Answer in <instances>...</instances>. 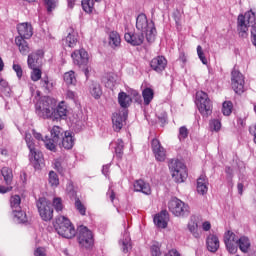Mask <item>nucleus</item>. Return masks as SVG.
I'll use <instances>...</instances> for the list:
<instances>
[{"instance_id": "obj_1", "label": "nucleus", "mask_w": 256, "mask_h": 256, "mask_svg": "<svg viewBox=\"0 0 256 256\" xmlns=\"http://www.w3.org/2000/svg\"><path fill=\"white\" fill-rule=\"evenodd\" d=\"M256 16L253 10L247 11L244 15L240 14L237 18V29L239 31L240 37H247V31L249 27H252V43L256 47Z\"/></svg>"}, {"instance_id": "obj_2", "label": "nucleus", "mask_w": 256, "mask_h": 256, "mask_svg": "<svg viewBox=\"0 0 256 256\" xmlns=\"http://www.w3.org/2000/svg\"><path fill=\"white\" fill-rule=\"evenodd\" d=\"M57 103L55 99L44 96L35 104V112L41 119H53Z\"/></svg>"}, {"instance_id": "obj_3", "label": "nucleus", "mask_w": 256, "mask_h": 256, "mask_svg": "<svg viewBox=\"0 0 256 256\" xmlns=\"http://www.w3.org/2000/svg\"><path fill=\"white\" fill-rule=\"evenodd\" d=\"M136 29L146 35V40L148 43H153L155 41V35L157 30L155 29V23L153 21L147 20L145 14H139L136 18Z\"/></svg>"}, {"instance_id": "obj_4", "label": "nucleus", "mask_w": 256, "mask_h": 256, "mask_svg": "<svg viewBox=\"0 0 256 256\" xmlns=\"http://www.w3.org/2000/svg\"><path fill=\"white\" fill-rule=\"evenodd\" d=\"M54 227L58 235L64 237L65 239H73V237L77 235L75 226H73L71 221L65 216H58L54 223Z\"/></svg>"}, {"instance_id": "obj_5", "label": "nucleus", "mask_w": 256, "mask_h": 256, "mask_svg": "<svg viewBox=\"0 0 256 256\" xmlns=\"http://www.w3.org/2000/svg\"><path fill=\"white\" fill-rule=\"evenodd\" d=\"M25 141L30 151V162L32 163L34 169H42L44 165L43 153L39 152L37 148H35V140H33V136H31V133L25 134Z\"/></svg>"}, {"instance_id": "obj_6", "label": "nucleus", "mask_w": 256, "mask_h": 256, "mask_svg": "<svg viewBox=\"0 0 256 256\" xmlns=\"http://www.w3.org/2000/svg\"><path fill=\"white\" fill-rule=\"evenodd\" d=\"M196 107L202 117H209L213 113V103L209 99V95L203 91L196 93Z\"/></svg>"}, {"instance_id": "obj_7", "label": "nucleus", "mask_w": 256, "mask_h": 256, "mask_svg": "<svg viewBox=\"0 0 256 256\" xmlns=\"http://www.w3.org/2000/svg\"><path fill=\"white\" fill-rule=\"evenodd\" d=\"M169 169L172 173V178L176 183H184L187 177H189L187 166L179 160H172L169 163Z\"/></svg>"}, {"instance_id": "obj_8", "label": "nucleus", "mask_w": 256, "mask_h": 256, "mask_svg": "<svg viewBox=\"0 0 256 256\" xmlns=\"http://www.w3.org/2000/svg\"><path fill=\"white\" fill-rule=\"evenodd\" d=\"M168 209L175 217H187L191 213L189 205L174 197L168 202Z\"/></svg>"}, {"instance_id": "obj_9", "label": "nucleus", "mask_w": 256, "mask_h": 256, "mask_svg": "<svg viewBox=\"0 0 256 256\" xmlns=\"http://www.w3.org/2000/svg\"><path fill=\"white\" fill-rule=\"evenodd\" d=\"M78 243L82 249H93V245H95L93 232L86 226L78 227Z\"/></svg>"}, {"instance_id": "obj_10", "label": "nucleus", "mask_w": 256, "mask_h": 256, "mask_svg": "<svg viewBox=\"0 0 256 256\" xmlns=\"http://www.w3.org/2000/svg\"><path fill=\"white\" fill-rule=\"evenodd\" d=\"M36 207L42 221H51L53 219V207H51V202L47 198H39L36 202Z\"/></svg>"}, {"instance_id": "obj_11", "label": "nucleus", "mask_w": 256, "mask_h": 256, "mask_svg": "<svg viewBox=\"0 0 256 256\" xmlns=\"http://www.w3.org/2000/svg\"><path fill=\"white\" fill-rule=\"evenodd\" d=\"M232 89L235 93L241 95L245 91V78L243 74L237 70H233L231 73Z\"/></svg>"}, {"instance_id": "obj_12", "label": "nucleus", "mask_w": 256, "mask_h": 256, "mask_svg": "<svg viewBox=\"0 0 256 256\" xmlns=\"http://www.w3.org/2000/svg\"><path fill=\"white\" fill-rule=\"evenodd\" d=\"M124 39L127 43H130V45L137 47L143 45L145 34H143V32H128L124 35Z\"/></svg>"}, {"instance_id": "obj_13", "label": "nucleus", "mask_w": 256, "mask_h": 256, "mask_svg": "<svg viewBox=\"0 0 256 256\" xmlns=\"http://www.w3.org/2000/svg\"><path fill=\"white\" fill-rule=\"evenodd\" d=\"M74 65L81 67L89 63V53L85 49L75 50L71 55Z\"/></svg>"}, {"instance_id": "obj_14", "label": "nucleus", "mask_w": 256, "mask_h": 256, "mask_svg": "<svg viewBox=\"0 0 256 256\" xmlns=\"http://www.w3.org/2000/svg\"><path fill=\"white\" fill-rule=\"evenodd\" d=\"M127 120V110L115 112L112 115V125L114 131H119L120 129H123V124Z\"/></svg>"}, {"instance_id": "obj_15", "label": "nucleus", "mask_w": 256, "mask_h": 256, "mask_svg": "<svg viewBox=\"0 0 256 256\" xmlns=\"http://www.w3.org/2000/svg\"><path fill=\"white\" fill-rule=\"evenodd\" d=\"M150 67L156 73H163L167 69V59L164 56H156L150 61Z\"/></svg>"}, {"instance_id": "obj_16", "label": "nucleus", "mask_w": 256, "mask_h": 256, "mask_svg": "<svg viewBox=\"0 0 256 256\" xmlns=\"http://www.w3.org/2000/svg\"><path fill=\"white\" fill-rule=\"evenodd\" d=\"M152 151L155 155L156 161H165L167 154L165 152V148L161 146V142H159V140H152Z\"/></svg>"}, {"instance_id": "obj_17", "label": "nucleus", "mask_w": 256, "mask_h": 256, "mask_svg": "<svg viewBox=\"0 0 256 256\" xmlns=\"http://www.w3.org/2000/svg\"><path fill=\"white\" fill-rule=\"evenodd\" d=\"M18 34L22 39H31L33 37V26L31 23L24 22L17 25Z\"/></svg>"}, {"instance_id": "obj_18", "label": "nucleus", "mask_w": 256, "mask_h": 256, "mask_svg": "<svg viewBox=\"0 0 256 256\" xmlns=\"http://www.w3.org/2000/svg\"><path fill=\"white\" fill-rule=\"evenodd\" d=\"M134 191L137 193H143L144 195H151V185L144 180H136L134 182Z\"/></svg>"}, {"instance_id": "obj_19", "label": "nucleus", "mask_w": 256, "mask_h": 256, "mask_svg": "<svg viewBox=\"0 0 256 256\" xmlns=\"http://www.w3.org/2000/svg\"><path fill=\"white\" fill-rule=\"evenodd\" d=\"M169 221V213L167 211H161L160 213L154 216V224L157 225L160 229L167 228V222Z\"/></svg>"}, {"instance_id": "obj_20", "label": "nucleus", "mask_w": 256, "mask_h": 256, "mask_svg": "<svg viewBox=\"0 0 256 256\" xmlns=\"http://www.w3.org/2000/svg\"><path fill=\"white\" fill-rule=\"evenodd\" d=\"M67 113H69V110H67V105H65V102H60L57 108H54L52 119H65L67 117Z\"/></svg>"}, {"instance_id": "obj_21", "label": "nucleus", "mask_w": 256, "mask_h": 256, "mask_svg": "<svg viewBox=\"0 0 256 256\" xmlns=\"http://www.w3.org/2000/svg\"><path fill=\"white\" fill-rule=\"evenodd\" d=\"M206 245L208 251L211 253H216V251L219 249V238L216 235L210 234L207 237Z\"/></svg>"}, {"instance_id": "obj_22", "label": "nucleus", "mask_w": 256, "mask_h": 256, "mask_svg": "<svg viewBox=\"0 0 256 256\" xmlns=\"http://www.w3.org/2000/svg\"><path fill=\"white\" fill-rule=\"evenodd\" d=\"M208 185L209 181L207 180V177L201 175L197 180V192L200 195H205V193L209 191Z\"/></svg>"}, {"instance_id": "obj_23", "label": "nucleus", "mask_w": 256, "mask_h": 256, "mask_svg": "<svg viewBox=\"0 0 256 256\" xmlns=\"http://www.w3.org/2000/svg\"><path fill=\"white\" fill-rule=\"evenodd\" d=\"M132 102L133 100L131 99V96H129L127 93L120 92L118 94V103L123 109H127V107H129Z\"/></svg>"}, {"instance_id": "obj_24", "label": "nucleus", "mask_w": 256, "mask_h": 256, "mask_svg": "<svg viewBox=\"0 0 256 256\" xmlns=\"http://www.w3.org/2000/svg\"><path fill=\"white\" fill-rule=\"evenodd\" d=\"M109 45L112 49H117V47H121V36L118 32L112 31L109 34Z\"/></svg>"}, {"instance_id": "obj_25", "label": "nucleus", "mask_w": 256, "mask_h": 256, "mask_svg": "<svg viewBox=\"0 0 256 256\" xmlns=\"http://www.w3.org/2000/svg\"><path fill=\"white\" fill-rule=\"evenodd\" d=\"M15 43L22 55H27V53H29V44L25 41V38L16 37Z\"/></svg>"}, {"instance_id": "obj_26", "label": "nucleus", "mask_w": 256, "mask_h": 256, "mask_svg": "<svg viewBox=\"0 0 256 256\" xmlns=\"http://www.w3.org/2000/svg\"><path fill=\"white\" fill-rule=\"evenodd\" d=\"M77 41H78L77 33L70 32V33H68L66 38L63 40V46L70 47V48L76 47Z\"/></svg>"}, {"instance_id": "obj_27", "label": "nucleus", "mask_w": 256, "mask_h": 256, "mask_svg": "<svg viewBox=\"0 0 256 256\" xmlns=\"http://www.w3.org/2000/svg\"><path fill=\"white\" fill-rule=\"evenodd\" d=\"M110 146L114 148L116 157H118V159H121V157H123V149H125V144L123 143V140L117 139L116 141L111 142Z\"/></svg>"}, {"instance_id": "obj_28", "label": "nucleus", "mask_w": 256, "mask_h": 256, "mask_svg": "<svg viewBox=\"0 0 256 256\" xmlns=\"http://www.w3.org/2000/svg\"><path fill=\"white\" fill-rule=\"evenodd\" d=\"M75 145V139L71 132H65L64 137H62V146L64 149H73Z\"/></svg>"}, {"instance_id": "obj_29", "label": "nucleus", "mask_w": 256, "mask_h": 256, "mask_svg": "<svg viewBox=\"0 0 256 256\" xmlns=\"http://www.w3.org/2000/svg\"><path fill=\"white\" fill-rule=\"evenodd\" d=\"M188 230L193 235V237H195V239H199V237H201V232H199V225L197 224V221H195V218H191L188 222Z\"/></svg>"}, {"instance_id": "obj_30", "label": "nucleus", "mask_w": 256, "mask_h": 256, "mask_svg": "<svg viewBox=\"0 0 256 256\" xmlns=\"http://www.w3.org/2000/svg\"><path fill=\"white\" fill-rule=\"evenodd\" d=\"M119 245L122 247L123 253H129L131 251V237L129 233H125L122 240H120Z\"/></svg>"}, {"instance_id": "obj_31", "label": "nucleus", "mask_w": 256, "mask_h": 256, "mask_svg": "<svg viewBox=\"0 0 256 256\" xmlns=\"http://www.w3.org/2000/svg\"><path fill=\"white\" fill-rule=\"evenodd\" d=\"M1 175L4 178L6 185H11L13 182V170L9 167H3L1 169Z\"/></svg>"}, {"instance_id": "obj_32", "label": "nucleus", "mask_w": 256, "mask_h": 256, "mask_svg": "<svg viewBox=\"0 0 256 256\" xmlns=\"http://www.w3.org/2000/svg\"><path fill=\"white\" fill-rule=\"evenodd\" d=\"M90 93L94 99H99L103 95V90H101V85L97 82H92L90 85Z\"/></svg>"}, {"instance_id": "obj_33", "label": "nucleus", "mask_w": 256, "mask_h": 256, "mask_svg": "<svg viewBox=\"0 0 256 256\" xmlns=\"http://www.w3.org/2000/svg\"><path fill=\"white\" fill-rule=\"evenodd\" d=\"M15 223H26L27 214L20 209L12 210Z\"/></svg>"}, {"instance_id": "obj_34", "label": "nucleus", "mask_w": 256, "mask_h": 256, "mask_svg": "<svg viewBox=\"0 0 256 256\" xmlns=\"http://www.w3.org/2000/svg\"><path fill=\"white\" fill-rule=\"evenodd\" d=\"M238 247L242 253H247L249 251V247H251V242L249 241V238L242 236L238 238Z\"/></svg>"}, {"instance_id": "obj_35", "label": "nucleus", "mask_w": 256, "mask_h": 256, "mask_svg": "<svg viewBox=\"0 0 256 256\" xmlns=\"http://www.w3.org/2000/svg\"><path fill=\"white\" fill-rule=\"evenodd\" d=\"M64 83L66 85H76L77 83V77L75 76V72L73 70H70L63 75Z\"/></svg>"}, {"instance_id": "obj_36", "label": "nucleus", "mask_w": 256, "mask_h": 256, "mask_svg": "<svg viewBox=\"0 0 256 256\" xmlns=\"http://www.w3.org/2000/svg\"><path fill=\"white\" fill-rule=\"evenodd\" d=\"M40 86L45 89L46 93H51V91H53V87H55V82L53 80H49V77H44L40 81Z\"/></svg>"}, {"instance_id": "obj_37", "label": "nucleus", "mask_w": 256, "mask_h": 256, "mask_svg": "<svg viewBox=\"0 0 256 256\" xmlns=\"http://www.w3.org/2000/svg\"><path fill=\"white\" fill-rule=\"evenodd\" d=\"M155 96V92L151 88H145L142 91V97L144 100V105H149L153 101V97Z\"/></svg>"}, {"instance_id": "obj_38", "label": "nucleus", "mask_w": 256, "mask_h": 256, "mask_svg": "<svg viewBox=\"0 0 256 256\" xmlns=\"http://www.w3.org/2000/svg\"><path fill=\"white\" fill-rule=\"evenodd\" d=\"M51 137L54 139V141H61L63 139V130L59 126H54L51 131Z\"/></svg>"}, {"instance_id": "obj_39", "label": "nucleus", "mask_w": 256, "mask_h": 256, "mask_svg": "<svg viewBox=\"0 0 256 256\" xmlns=\"http://www.w3.org/2000/svg\"><path fill=\"white\" fill-rule=\"evenodd\" d=\"M82 8L85 13H93V9H95V0H82Z\"/></svg>"}, {"instance_id": "obj_40", "label": "nucleus", "mask_w": 256, "mask_h": 256, "mask_svg": "<svg viewBox=\"0 0 256 256\" xmlns=\"http://www.w3.org/2000/svg\"><path fill=\"white\" fill-rule=\"evenodd\" d=\"M10 207L12 211H15L17 209H21V196L14 195L10 198Z\"/></svg>"}, {"instance_id": "obj_41", "label": "nucleus", "mask_w": 256, "mask_h": 256, "mask_svg": "<svg viewBox=\"0 0 256 256\" xmlns=\"http://www.w3.org/2000/svg\"><path fill=\"white\" fill-rule=\"evenodd\" d=\"M43 143L45 144L46 149H49V151H55V149L57 148V143H59V141H55V138L51 139L49 137H45Z\"/></svg>"}, {"instance_id": "obj_42", "label": "nucleus", "mask_w": 256, "mask_h": 256, "mask_svg": "<svg viewBox=\"0 0 256 256\" xmlns=\"http://www.w3.org/2000/svg\"><path fill=\"white\" fill-rule=\"evenodd\" d=\"M48 183L51 187H59V176L55 171H50L48 176Z\"/></svg>"}, {"instance_id": "obj_43", "label": "nucleus", "mask_w": 256, "mask_h": 256, "mask_svg": "<svg viewBox=\"0 0 256 256\" xmlns=\"http://www.w3.org/2000/svg\"><path fill=\"white\" fill-rule=\"evenodd\" d=\"M39 59V53H32L28 56V67L29 69H35L37 67V60Z\"/></svg>"}, {"instance_id": "obj_44", "label": "nucleus", "mask_w": 256, "mask_h": 256, "mask_svg": "<svg viewBox=\"0 0 256 256\" xmlns=\"http://www.w3.org/2000/svg\"><path fill=\"white\" fill-rule=\"evenodd\" d=\"M224 242H225V244L238 243L239 242V238H237L235 233H233L231 231H228L224 235Z\"/></svg>"}, {"instance_id": "obj_45", "label": "nucleus", "mask_w": 256, "mask_h": 256, "mask_svg": "<svg viewBox=\"0 0 256 256\" xmlns=\"http://www.w3.org/2000/svg\"><path fill=\"white\" fill-rule=\"evenodd\" d=\"M233 112V103L231 102H224L222 105V113L223 115H225L226 117H229V115H231V113Z\"/></svg>"}, {"instance_id": "obj_46", "label": "nucleus", "mask_w": 256, "mask_h": 256, "mask_svg": "<svg viewBox=\"0 0 256 256\" xmlns=\"http://www.w3.org/2000/svg\"><path fill=\"white\" fill-rule=\"evenodd\" d=\"M52 205L55 211H57V213H59L60 211H63V200L60 197L54 198Z\"/></svg>"}, {"instance_id": "obj_47", "label": "nucleus", "mask_w": 256, "mask_h": 256, "mask_svg": "<svg viewBox=\"0 0 256 256\" xmlns=\"http://www.w3.org/2000/svg\"><path fill=\"white\" fill-rule=\"evenodd\" d=\"M75 207L80 215H85V213H87V208H85V205L81 203V200H79V198H75Z\"/></svg>"}, {"instance_id": "obj_48", "label": "nucleus", "mask_w": 256, "mask_h": 256, "mask_svg": "<svg viewBox=\"0 0 256 256\" xmlns=\"http://www.w3.org/2000/svg\"><path fill=\"white\" fill-rule=\"evenodd\" d=\"M66 191L70 199H77V192H75V189L73 188V182L67 183Z\"/></svg>"}, {"instance_id": "obj_49", "label": "nucleus", "mask_w": 256, "mask_h": 256, "mask_svg": "<svg viewBox=\"0 0 256 256\" xmlns=\"http://www.w3.org/2000/svg\"><path fill=\"white\" fill-rule=\"evenodd\" d=\"M197 55L201 63H203V65H207V57H205V52H203V47H201V45L197 46Z\"/></svg>"}, {"instance_id": "obj_50", "label": "nucleus", "mask_w": 256, "mask_h": 256, "mask_svg": "<svg viewBox=\"0 0 256 256\" xmlns=\"http://www.w3.org/2000/svg\"><path fill=\"white\" fill-rule=\"evenodd\" d=\"M210 129L211 131H221V121L218 119H213L210 121Z\"/></svg>"}, {"instance_id": "obj_51", "label": "nucleus", "mask_w": 256, "mask_h": 256, "mask_svg": "<svg viewBox=\"0 0 256 256\" xmlns=\"http://www.w3.org/2000/svg\"><path fill=\"white\" fill-rule=\"evenodd\" d=\"M48 13H51L57 7V0H44Z\"/></svg>"}, {"instance_id": "obj_52", "label": "nucleus", "mask_w": 256, "mask_h": 256, "mask_svg": "<svg viewBox=\"0 0 256 256\" xmlns=\"http://www.w3.org/2000/svg\"><path fill=\"white\" fill-rule=\"evenodd\" d=\"M178 137L180 141H183L184 139H187V137H189V130L187 129V127H180Z\"/></svg>"}, {"instance_id": "obj_53", "label": "nucleus", "mask_w": 256, "mask_h": 256, "mask_svg": "<svg viewBox=\"0 0 256 256\" xmlns=\"http://www.w3.org/2000/svg\"><path fill=\"white\" fill-rule=\"evenodd\" d=\"M225 245L229 253H231L232 255H235V253H237V247H239L238 243H228Z\"/></svg>"}, {"instance_id": "obj_54", "label": "nucleus", "mask_w": 256, "mask_h": 256, "mask_svg": "<svg viewBox=\"0 0 256 256\" xmlns=\"http://www.w3.org/2000/svg\"><path fill=\"white\" fill-rule=\"evenodd\" d=\"M32 69H33L31 72L32 81H39V79H41V70L37 68H32Z\"/></svg>"}, {"instance_id": "obj_55", "label": "nucleus", "mask_w": 256, "mask_h": 256, "mask_svg": "<svg viewBox=\"0 0 256 256\" xmlns=\"http://www.w3.org/2000/svg\"><path fill=\"white\" fill-rule=\"evenodd\" d=\"M0 85L2 87V91H4L6 95H9L11 93V88L9 87V83L7 81L1 79Z\"/></svg>"}, {"instance_id": "obj_56", "label": "nucleus", "mask_w": 256, "mask_h": 256, "mask_svg": "<svg viewBox=\"0 0 256 256\" xmlns=\"http://www.w3.org/2000/svg\"><path fill=\"white\" fill-rule=\"evenodd\" d=\"M151 254H152V256H163L161 254V248L159 247V244L152 245Z\"/></svg>"}, {"instance_id": "obj_57", "label": "nucleus", "mask_w": 256, "mask_h": 256, "mask_svg": "<svg viewBox=\"0 0 256 256\" xmlns=\"http://www.w3.org/2000/svg\"><path fill=\"white\" fill-rule=\"evenodd\" d=\"M13 70L15 71L18 79H21L23 77V68H21V65L13 64Z\"/></svg>"}, {"instance_id": "obj_58", "label": "nucleus", "mask_w": 256, "mask_h": 256, "mask_svg": "<svg viewBox=\"0 0 256 256\" xmlns=\"http://www.w3.org/2000/svg\"><path fill=\"white\" fill-rule=\"evenodd\" d=\"M54 169H56L58 173H63V166L60 159L54 160Z\"/></svg>"}, {"instance_id": "obj_59", "label": "nucleus", "mask_w": 256, "mask_h": 256, "mask_svg": "<svg viewBox=\"0 0 256 256\" xmlns=\"http://www.w3.org/2000/svg\"><path fill=\"white\" fill-rule=\"evenodd\" d=\"M106 79L108 81V85H113L115 81H117V76L113 73H109L107 74Z\"/></svg>"}, {"instance_id": "obj_60", "label": "nucleus", "mask_w": 256, "mask_h": 256, "mask_svg": "<svg viewBox=\"0 0 256 256\" xmlns=\"http://www.w3.org/2000/svg\"><path fill=\"white\" fill-rule=\"evenodd\" d=\"M203 231H210L211 230V222L205 221L202 223Z\"/></svg>"}, {"instance_id": "obj_61", "label": "nucleus", "mask_w": 256, "mask_h": 256, "mask_svg": "<svg viewBox=\"0 0 256 256\" xmlns=\"http://www.w3.org/2000/svg\"><path fill=\"white\" fill-rule=\"evenodd\" d=\"M35 256H45V248H37L34 252Z\"/></svg>"}, {"instance_id": "obj_62", "label": "nucleus", "mask_w": 256, "mask_h": 256, "mask_svg": "<svg viewBox=\"0 0 256 256\" xmlns=\"http://www.w3.org/2000/svg\"><path fill=\"white\" fill-rule=\"evenodd\" d=\"M67 99H71L72 101H75L76 94L75 92L68 90L66 93Z\"/></svg>"}, {"instance_id": "obj_63", "label": "nucleus", "mask_w": 256, "mask_h": 256, "mask_svg": "<svg viewBox=\"0 0 256 256\" xmlns=\"http://www.w3.org/2000/svg\"><path fill=\"white\" fill-rule=\"evenodd\" d=\"M249 133L253 135V137H256V124H253L252 126H250Z\"/></svg>"}, {"instance_id": "obj_64", "label": "nucleus", "mask_w": 256, "mask_h": 256, "mask_svg": "<svg viewBox=\"0 0 256 256\" xmlns=\"http://www.w3.org/2000/svg\"><path fill=\"white\" fill-rule=\"evenodd\" d=\"M166 256H179V252L175 249L170 250Z\"/></svg>"}]
</instances>
